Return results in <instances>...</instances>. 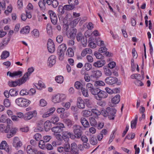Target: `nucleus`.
I'll return each mask as SVG.
<instances>
[{"label": "nucleus", "instance_id": "nucleus-1", "mask_svg": "<svg viewBox=\"0 0 154 154\" xmlns=\"http://www.w3.org/2000/svg\"><path fill=\"white\" fill-rule=\"evenodd\" d=\"M15 102L19 106L25 107L28 106L30 104L31 102L26 98L20 97L15 100Z\"/></svg>", "mask_w": 154, "mask_h": 154}, {"label": "nucleus", "instance_id": "nucleus-2", "mask_svg": "<svg viewBox=\"0 0 154 154\" xmlns=\"http://www.w3.org/2000/svg\"><path fill=\"white\" fill-rule=\"evenodd\" d=\"M66 95L63 94H57L54 95L52 97V101L54 103H59L65 100Z\"/></svg>", "mask_w": 154, "mask_h": 154}, {"label": "nucleus", "instance_id": "nucleus-3", "mask_svg": "<svg viewBox=\"0 0 154 154\" xmlns=\"http://www.w3.org/2000/svg\"><path fill=\"white\" fill-rule=\"evenodd\" d=\"M73 131L74 133L77 136V138L79 139L80 138L82 134L83 128L79 125H75L73 126Z\"/></svg>", "mask_w": 154, "mask_h": 154}, {"label": "nucleus", "instance_id": "nucleus-4", "mask_svg": "<svg viewBox=\"0 0 154 154\" xmlns=\"http://www.w3.org/2000/svg\"><path fill=\"white\" fill-rule=\"evenodd\" d=\"M0 149L4 150L8 154H11V148L5 140L2 141L0 144Z\"/></svg>", "mask_w": 154, "mask_h": 154}, {"label": "nucleus", "instance_id": "nucleus-5", "mask_svg": "<svg viewBox=\"0 0 154 154\" xmlns=\"http://www.w3.org/2000/svg\"><path fill=\"white\" fill-rule=\"evenodd\" d=\"M69 148L68 147V152H70L73 154H78L79 148L75 143H72L70 146L69 145Z\"/></svg>", "mask_w": 154, "mask_h": 154}, {"label": "nucleus", "instance_id": "nucleus-6", "mask_svg": "<svg viewBox=\"0 0 154 154\" xmlns=\"http://www.w3.org/2000/svg\"><path fill=\"white\" fill-rule=\"evenodd\" d=\"M113 107H107V112L108 113L109 118L110 119H114L116 116V110Z\"/></svg>", "mask_w": 154, "mask_h": 154}, {"label": "nucleus", "instance_id": "nucleus-7", "mask_svg": "<svg viewBox=\"0 0 154 154\" xmlns=\"http://www.w3.org/2000/svg\"><path fill=\"white\" fill-rule=\"evenodd\" d=\"M37 113L35 110L29 111L25 114L24 119L26 120H28L31 119L32 118L36 116Z\"/></svg>", "mask_w": 154, "mask_h": 154}, {"label": "nucleus", "instance_id": "nucleus-8", "mask_svg": "<svg viewBox=\"0 0 154 154\" xmlns=\"http://www.w3.org/2000/svg\"><path fill=\"white\" fill-rule=\"evenodd\" d=\"M12 145L16 148H18L22 146V143L19 138L18 137H15L13 139Z\"/></svg>", "mask_w": 154, "mask_h": 154}, {"label": "nucleus", "instance_id": "nucleus-9", "mask_svg": "<svg viewBox=\"0 0 154 154\" xmlns=\"http://www.w3.org/2000/svg\"><path fill=\"white\" fill-rule=\"evenodd\" d=\"M120 101V96L119 94H117L112 98L111 100V103H110L109 106L110 107H113L119 103Z\"/></svg>", "mask_w": 154, "mask_h": 154}, {"label": "nucleus", "instance_id": "nucleus-10", "mask_svg": "<svg viewBox=\"0 0 154 154\" xmlns=\"http://www.w3.org/2000/svg\"><path fill=\"white\" fill-rule=\"evenodd\" d=\"M48 51L51 53H53L55 50V45L54 42L51 39H49L47 43Z\"/></svg>", "mask_w": 154, "mask_h": 154}, {"label": "nucleus", "instance_id": "nucleus-11", "mask_svg": "<svg viewBox=\"0 0 154 154\" xmlns=\"http://www.w3.org/2000/svg\"><path fill=\"white\" fill-rule=\"evenodd\" d=\"M76 32L77 31L75 29H72L70 33H69L70 38L72 39L69 41V45H72L74 44V42L73 39L75 38Z\"/></svg>", "mask_w": 154, "mask_h": 154}, {"label": "nucleus", "instance_id": "nucleus-12", "mask_svg": "<svg viewBox=\"0 0 154 154\" xmlns=\"http://www.w3.org/2000/svg\"><path fill=\"white\" fill-rule=\"evenodd\" d=\"M108 96V94L105 91L100 90L97 95L96 96L95 99L99 100H101L103 99L106 98Z\"/></svg>", "mask_w": 154, "mask_h": 154}, {"label": "nucleus", "instance_id": "nucleus-13", "mask_svg": "<svg viewBox=\"0 0 154 154\" xmlns=\"http://www.w3.org/2000/svg\"><path fill=\"white\" fill-rule=\"evenodd\" d=\"M48 13L50 15L52 23L54 25L56 24L57 22V19L55 13L52 11H49Z\"/></svg>", "mask_w": 154, "mask_h": 154}, {"label": "nucleus", "instance_id": "nucleus-14", "mask_svg": "<svg viewBox=\"0 0 154 154\" xmlns=\"http://www.w3.org/2000/svg\"><path fill=\"white\" fill-rule=\"evenodd\" d=\"M118 81V79L116 77L109 76L106 78L105 82L109 85H113L116 83Z\"/></svg>", "mask_w": 154, "mask_h": 154}, {"label": "nucleus", "instance_id": "nucleus-15", "mask_svg": "<svg viewBox=\"0 0 154 154\" xmlns=\"http://www.w3.org/2000/svg\"><path fill=\"white\" fill-rule=\"evenodd\" d=\"M58 12L61 15L66 14L67 15V5L63 6L60 5L58 7Z\"/></svg>", "mask_w": 154, "mask_h": 154}, {"label": "nucleus", "instance_id": "nucleus-16", "mask_svg": "<svg viewBox=\"0 0 154 154\" xmlns=\"http://www.w3.org/2000/svg\"><path fill=\"white\" fill-rule=\"evenodd\" d=\"M68 10H72L75 8V6L79 4L78 0H68Z\"/></svg>", "mask_w": 154, "mask_h": 154}, {"label": "nucleus", "instance_id": "nucleus-17", "mask_svg": "<svg viewBox=\"0 0 154 154\" xmlns=\"http://www.w3.org/2000/svg\"><path fill=\"white\" fill-rule=\"evenodd\" d=\"M56 57L54 55L51 56L48 58L47 64L50 67H52L56 62Z\"/></svg>", "mask_w": 154, "mask_h": 154}, {"label": "nucleus", "instance_id": "nucleus-18", "mask_svg": "<svg viewBox=\"0 0 154 154\" xmlns=\"http://www.w3.org/2000/svg\"><path fill=\"white\" fill-rule=\"evenodd\" d=\"M26 151L27 154H36L37 149L33 148L31 145H29L26 147Z\"/></svg>", "mask_w": 154, "mask_h": 154}, {"label": "nucleus", "instance_id": "nucleus-19", "mask_svg": "<svg viewBox=\"0 0 154 154\" xmlns=\"http://www.w3.org/2000/svg\"><path fill=\"white\" fill-rule=\"evenodd\" d=\"M77 106L80 109H83L85 107V104L84 101L80 97H79L77 100Z\"/></svg>", "mask_w": 154, "mask_h": 154}, {"label": "nucleus", "instance_id": "nucleus-20", "mask_svg": "<svg viewBox=\"0 0 154 154\" xmlns=\"http://www.w3.org/2000/svg\"><path fill=\"white\" fill-rule=\"evenodd\" d=\"M8 74H9V75L10 77H14L17 76L20 77L22 75V72L20 71L14 72L13 73L8 72L7 73V75H8Z\"/></svg>", "mask_w": 154, "mask_h": 154}, {"label": "nucleus", "instance_id": "nucleus-21", "mask_svg": "<svg viewBox=\"0 0 154 154\" xmlns=\"http://www.w3.org/2000/svg\"><path fill=\"white\" fill-rule=\"evenodd\" d=\"M58 151L60 152H63L65 154H66L67 152V144H65L62 146H60L58 148Z\"/></svg>", "mask_w": 154, "mask_h": 154}, {"label": "nucleus", "instance_id": "nucleus-22", "mask_svg": "<svg viewBox=\"0 0 154 154\" xmlns=\"http://www.w3.org/2000/svg\"><path fill=\"white\" fill-rule=\"evenodd\" d=\"M30 75L26 73L23 77L19 79V84L21 85L25 83L29 79Z\"/></svg>", "mask_w": 154, "mask_h": 154}, {"label": "nucleus", "instance_id": "nucleus-23", "mask_svg": "<svg viewBox=\"0 0 154 154\" xmlns=\"http://www.w3.org/2000/svg\"><path fill=\"white\" fill-rule=\"evenodd\" d=\"M5 127V125L4 124H0V130L2 132L8 133V132L10 128V125H7L6 127V128L4 129Z\"/></svg>", "mask_w": 154, "mask_h": 154}, {"label": "nucleus", "instance_id": "nucleus-24", "mask_svg": "<svg viewBox=\"0 0 154 154\" xmlns=\"http://www.w3.org/2000/svg\"><path fill=\"white\" fill-rule=\"evenodd\" d=\"M105 63V61L104 60H101L97 61L94 63L93 65L95 67H100L103 66Z\"/></svg>", "mask_w": 154, "mask_h": 154}, {"label": "nucleus", "instance_id": "nucleus-25", "mask_svg": "<svg viewBox=\"0 0 154 154\" xmlns=\"http://www.w3.org/2000/svg\"><path fill=\"white\" fill-rule=\"evenodd\" d=\"M66 48V45L64 44H62L58 47L57 52L65 53Z\"/></svg>", "mask_w": 154, "mask_h": 154}, {"label": "nucleus", "instance_id": "nucleus-26", "mask_svg": "<svg viewBox=\"0 0 154 154\" xmlns=\"http://www.w3.org/2000/svg\"><path fill=\"white\" fill-rule=\"evenodd\" d=\"M102 75V73L100 71L97 70L93 72V73L91 75V78H97L101 76Z\"/></svg>", "mask_w": 154, "mask_h": 154}, {"label": "nucleus", "instance_id": "nucleus-27", "mask_svg": "<svg viewBox=\"0 0 154 154\" xmlns=\"http://www.w3.org/2000/svg\"><path fill=\"white\" fill-rule=\"evenodd\" d=\"M92 53V50L90 48H86L83 49L82 51L81 55L84 57L87 54H91Z\"/></svg>", "mask_w": 154, "mask_h": 154}, {"label": "nucleus", "instance_id": "nucleus-28", "mask_svg": "<svg viewBox=\"0 0 154 154\" xmlns=\"http://www.w3.org/2000/svg\"><path fill=\"white\" fill-rule=\"evenodd\" d=\"M81 122L85 128H88L90 126L88 122L85 118H82L81 119Z\"/></svg>", "mask_w": 154, "mask_h": 154}, {"label": "nucleus", "instance_id": "nucleus-29", "mask_svg": "<svg viewBox=\"0 0 154 154\" xmlns=\"http://www.w3.org/2000/svg\"><path fill=\"white\" fill-rule=\"evenodd\" d=\"M30 29V27L29 26H26L21 30L20 32L21 34H27L29 32Z\"/></svg>", "mask_w": 154, "mask_h": 154}, {"label": "nucleus", "instance_id": "nucleus-30", "mask_svg": "<svg viewBox=\"0 0 154 154\" xmlns=\"http://www.w3.org/2000/svg\"><path fill=\"white\" fill-rule=\"evenodd\" d=\"M89 141L90 143L93 145H96L97 143V141L96 137L94 135L90 137Z\"/></svg>", "mask_w": 154, "mask_h": 154}, {"label": "nucleus", "instance_id": "nucleus-31", "mask_svg": "<svg viewBox=\"0 0 154 154\" xmlns=\"http://www.w3.org/2000/svg\"><path fill=\"white\" fill-rule=\"evenodd\" d=\"M51 122L49 121H47L44 124V127L45 131H48L51 128Z\"/></svg>", "mask_w": 154, "mask_h": 154}, {"label": "nucleus", "instance_id": "nucleus-32", "mask_svg": "<svg viewBox=\"0 0 154 154\" xmlns=\"http://www.w3.org/2000/svg\"><path fill=\"white\" fill-rule=\"evenodd\" d=\"M100 90L98 88L93 87L91 89L90 91L92 94L94 95V98L95 99L96 96L98 94Z\"/></svg>", "mask_w": 154, "mask_h": 154}, {"label": "nucleus", "instance_id": "nucleus-33", "mask_svg": "<svg viewBox=\"0 0 154 154\" xmlns=\"http://www.w3.org/2000/svg\"><path fill=\"white\" fill-rule=\"evenodd\" d=\"M32 36L34 38H38L39 36V32L37 29H34L31 32Z\"/></svg>", "mask_w": 154, "mask_h": 154}, {"label": "nucleus", "instance_id": "nucleus-34", "mask_svg": "<svg viewBox=\"0 0 154 154\" xmlns=\"http://www.w3.org/2000/svg\"><path fill=\"white\" fill-rule=\"evenodd\" d=\"M10 55L9 52L7 51H5L2 52L1 56V59H5Z\"/></svg>", "mask_w": 154, "mask_h": 154}, {"label": "nucleus", "instance_id": "nucleus-35", "mask_svg": "<svg viewBox=\"0 0 154 154\" xmlns=\"http://www.w3.org/2000/svg\"><path fill=\"white\" fill-rule=\"evenodd\" d=\"M137 119V115H136L135 116V119L131 122V127L132 128H136Z\"/></svg>", "mask_w": 154, "mask_h": 154}, {"label": "nucleus", "instance_id": "nucleus-36", "mask_svg": "<svg viewBox=\"0 0 154 154\" xmlns=\"http://www.w3.org/2000/svg\"><path fill=\"white\" fill-rule=\"evenodd\" d=\"M82 113L83 116L85 117H88L92 115L91 112L87 110H83Z\"/></svg>", "mask_w": 154, "mask_h": 154}, {"label": "nucleus", "instance_id": "nucleus-37", "mask_svg": "<svg viewBox=\"0 0 154 154\" xmlns=\"http://www.w3.org/2000/svg\"><path fill=\"white\" fill-rule=\"evenodd\" d=\"M67 15H66L65 17L62 20L63 23V27L64 29L66 31L67 30Z\"/></svg>", "mask_w": 154, "mask_h": 154}, {"label": "nucleus", "instance_id": "nucleus-38", "mask_svg": "<svg viewBox=\"0 0 154 154\" xmlns=\"http://www.w3.org/2000/svg\"><path fill=\"white\" fill-rule=\"evenodd\" d=\"M45 2L42 0H40L38 2V5L41 10H44L45 9Z\"/></svg>", "mask_w": 154, "mask_h": 154}, {"label": "nucleus", "instance_id": "nucleus-39", "mask_svg": "<svg viewBox=\"0 0 154 154\" xmlns=\"http://www.w3.org/2000/svg\"><path fill=\"white\" fill-rule=\"evenodd\" d=\"M35 87L38 89L40 90L42 88H45V86L44 83L41 81H39L37 84L35 85Z\"/></svg>", "mask_w": 154, "mask_h": 154}, {"label": "nucleus", "instance_id": "nucleus-40", "mask_svg": "<svg viewBox=\"0 0 154 154\" xmlns=\"http://www.w3.org/2000/svg\"><path fill=\"white\" fill-rule=\"evenodd\" d=\"M89 120L91 126H95L97 125V122L94 118L90 117L89 118Z\"/></svg>", "mask_w": 154, "mask_h": 154}, {"label": "nucleus", "instance_id": "nucleus-41", "mask_svg": "<svg viewBox=\"0 0 154 154\" xmlns=\"http://www.w3.org/2000/svg\"><path fill=\"white\" fill-rule=\"evenodd\" d=\"M55 80L57 83L61 84L63 82V78L62 76L58 75L55 77Z\"/></svg>", "mask_w": 154, "mask_h": 154}, {"label": "nucleus", "instance_id": "nucleus-42", "mask_svg": "<svg viewBox=\"0 0 154 154\" xmlns=\"http://www.w3.org/2000/svg\"><path fill=\"white\" fill-rule=\"evenodd\" d=\"M59 118L56 115H53L51 118V121L52 123L54 124L59 121Z\"/></svg>", "mask_w": 154, "mask_h": 154}, {"label": "nucleus", "instance_id": "nucleus-43", "mask_svg": "<svg viewBox=\"0 0 154 154\" xmlns=\"http://www.w3.org/2000/svg\"><path fill=\"white\" fill-rule=\"evenodd\" d=\"M104 72L106 76H110L111 75L112 72L108 68H103Z\"/></svg>", "mask_w": 154, "mask_h": 154}, {"label": "nucleus", "instance_id": "nucleus-44", "mask_svg": "<svg viewBox=\"0 0 154 154\" xmlns=\"http://www.w3.org/2000/svg\"><path fill=\"white\" fill-rule=\"evenodd\" d=\"M51 130L52 132L55 133H60L63 130L62 129H61L60 127H59V126L54 127L52 128Z\"/></svg>", "mask_w": 154, "mask_h": 154}, {"label": "nucleus", "instance_id": "nucleus-45", "mask_svg": "<svg viewBox=\"0 0 154 154\" xmlns=\"http://www.w3.org/2000/svg\"><path fill=\"white\" fill-rule=\"evenodd\" d=\"M19 84V82L18 81H9L8 82V85L11 87H15Z\"/></svg>", "mask_w": 154, "mask_h": 154}, {"label": "nucleus", "instance_id": "nucleus-46", "mask_svg": "<svg viewBox=\"0 0 154 154\" xmlns=\"http://www.w3.org/2000/svg\"><path fill=\"white\" fill-rule=\"evenodd\" d=\"M74 86L77 89H81L83 88V84H82L79 81H76L75 82Z\"/></svg>", "mask_w": 154, "mask_h": 154}, {"label": "nucleus", "instance_id": "nucleus-47", "mask_svg": "<svg viewBox=\"0 0 154 154\" xmlns=\"http://www.w3.org/2000/svg\"><path fill=\"white\" fill-rule=\"evenodd\" d=\"M9 93L11 96H17L18 92L16 90L11 89L9 91Z\"/></svg>", "mask_w": 154, "mask_h": 154}, {"label": "nucleus", "instance_id": "nucleus-48", "mask_svg": "<svg viewBox=\"0 0 154 154\" xmlns=\"http://www.w3.org/2000/svg\"><path fill=\"white\" fill-rule=\"evenodd\" d=\"M45 141L43 140H40L38 143L39 147L41 149H44L45 148Z\"/></svg>", "mask_w": 154, "mask_h": 154}, {"label": "nucleus", "instance_id": "nucleus-49", "mask_svg": "<svg viewBox=\"0 0 154 154\" xmlns=\"http://www.w3.org/2000/svg\"><path fill=\"white\" fill-rule=\"evenodd\" d=\"M47 102L44 99H41L39 101V105L42 107H44L47 105Z\"/></svg>", "mask_w": 154, "mask_h": 154}, {"label": "nucleus", "instance_id": "nucleus-50", "mask_svg": "<svg viewBox=\"0 0 154 154\" xmlns=\"http://www.w3.org/2000/svg\"><path fill=\"white\" fill-rule=\"evenodd\" d=\"M58 56V59L60 61H62L64 58V53L57 52Z\"/></svg>", "mask_w": 154, "mask_h": 154}, {"label": "nucleus", "instance_id": "nucleus-51", "mask_svg": "<svg viewBox=\"0 0 154 154\" xmlns=\"http://www.w3.org/2000/svg\"><path fill=\"white\" fill-rule=\"evenodd\" d=\"M131 78L132 79H135L137 80L141 79V75L140 74H134L131 76Z\"/></svg>", "mask_w": 154, "mask_h": 154}, {"label": "nucleus", "instance_id": "nucleus-52", "mask_svg": "<svg viewBox=\"0 0 154 154\" xmlns=\"http://www.w3.org/2000/svg\"><path fill=\"white\" fill-rule=\"evenodd\" d=\"M20 94L21 96L26 95L29 94V93L27 90L23 89L20 91Z\"/></svg>", "mask_w": 154, "mask_h": 154}, {"label": "nucleus", "instance_id": "nucleus-53", "mask_svg": "<svg viewBox=\"0 0 154 154\" xmlns=\"http://www.w3.org/2000/svg\"><path fill=\"white\" fill-rule=\"evenodd\" d=\"M96 40V44H97L98 46L103 47L104 46V44L103 41L101 40L99 38H98Z\"/></svg>", "mask_w": 154, "mask_h": 154}, {"label": "nucleus", "instance_id": "nucleus-54", "mask_svg": "<svg viewBox=\"0 0 154 154\" xmlns=\"http://www.w3.org/2000/svg\"><path fill=\"white\" fill-rule=\"evenodd\" d=\"M101 53L97 51H95L94 52V55L96 57V58L98 59H101L103 56L102 54H101Z\"/></svg>", "mask_w": 154, "mask_h": 154}, {"label": "nucleus", "instance_id": "nucleus-55", "mask_svg": "<svg viewBox=\"0 0 154 154\" xmlns=\"http://www.w3.org/2000/svg\"><path fill=\"white\" fill-rule=\"evenodd\" d=\"M62 139L65 141H67V131H63L62 133Z\"/></svg>", "mask_w": 154, "mask_h": 154}, {"label": "nucleus", "instance_id": "nucleus-56", "mask_svg": "<svg viewBox=\"0 0 154 154\" xmlns=\"http://www.w3.org/2000/svg\"><path fill=\"white\" fill-rule=\"evenodd\" d=\"M143 79L141 78V79L137 80L134 82V83L137 86H143V83L141 81V80Z\"/></svg>", "mask_w": 154, "mask_h": 154}, {"label": "nucleus", "instance_id": "nucleus-57", "mask_svg": "<svg viewBox=\"0 0 154 154\" xmlns=\"http://www.w3.org/2000/svg\"><path fill=\"white\" fill-rule=\"evenodd\" d=\"M46 29L47 33L48 34H50L52 32V29L51 24L48 23L46 26Z\"/></svg>", "mask_w": 154, "mask_h": 154}, {"label": "nucleus", "instance_id": "nucleus-58", "mask_svg": "<svg viewBox=\"0 0 154 154\" xmlns=\"http://www.w3.org/2000/svg\"><path fill=\"white\" fill-rule=\"evenodd\" d=\"M4 105L6 107H9L11 105V102L8 99H5L4 101Z\"/></svg>", "mask_w": 154, "mask_h": 154}, {"label": "nucleus", "instance_id": "nucleus-59", "mask_svg": "<svg viewBox=\"0 0 154 154\" xmlns=\"http://www.w3.org/2000/svg\"><path fill=\"white\" fill-rule=\"evenodd\" d=\"M74 55V53L73 50L71 48H68V56L69 57H72Z\"/></svg>", "mask_w": 154, "mask_h": 154}, {"label": "nucleus", "instance_id": "nucleus-60", "mask_svg": "<svg viewBox=\"0 0 154 154\" xmlns=\"http://www.w3.org/2000/svg\"><path fill=\"white\" fill-rule=\"evenodd\" d=\"M80 41L83 47H85L86 46L87 44V39L86 37H85L83 38Z\"/></svg>", "mask_w": 154, "mask_h": 154}, {"label": "nucleus", "instance_id": "nucleus-61", "mask_svg": "<svg viewBox=\"0 0 154 154\" xmlns=\"http://www.w3.org/2000/svg\"><path fill=\"white\" fill-rule=\"evenodd\" d=\"M82 92L84 96L85 97H88V91L85 88H82Z\"/></svg>", "mask_w": 154, "mask_h": 154}, {"label": "nucleus", "instance_id": "nucleus-62", "mask_svg": "<svg viewBox=\"0 0 154 154\" xmlns=\"http://www.w3.org/2000/svg\"><path fill=\"white\" fill-rule=\"evenodd\" d=\"M92 113L97 116L100 115L101 114V112L96 109H92L91 110Z\"/></svg>", "mask_w": 154, "mask_h": 154}, {"label": "nucleus", "instance_id": "nucleus-63", "mask_svg": "<svg viewBox=\"0 0 154 154\" xmlns=\"http://www.w3.org/2000/svg\"><path fill=\"white\" fill-rule=\"evenodd\" d=\"M33 137L36 141H39L42 137V136L40 134L37 133Z\"/></svg>", "mask_w": 154, "mask_h": 154}, {"label": "nucleus", "instance_id": "nucleus-64", "mask_svg": "<svg viewBox=\"0 0 154 154\" xmlns=\"http://www.w3.org/2000/svg\"><path fill=\"white\" fill-rule=\"evenodd\" d=\"M56 41L58 43H61L63 40V37L61 35H58L56 38Z\"/></svg>", "mask_w": 154, "mask_h": 154}]
</instances>
